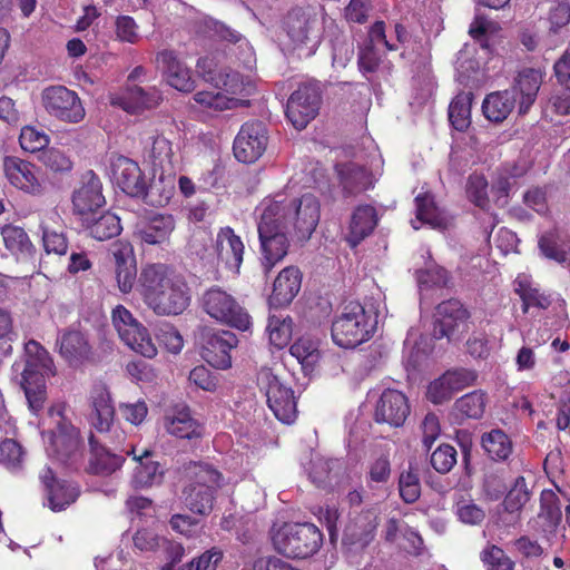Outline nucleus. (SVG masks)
Segmentation results:
<instances>
[{
  "label": "nucleus",
  "instance_id": "f257e3e1",
  "mask_svg": "<svg viewBox=\"0 0 570 570\" xmlns=\"http://www.w3.org/2000/svg\"><path fill=\"white\" fill-rule=\"evenodd\" d=\"M262 267L269 273L287 255L289 238L308 239L320 220V202L312 194L299 198L277 194L257 207Z\"/></svg>",
  "mask_w": 570,
  "mask_h": 570
},
{
  "label": "nucleus",
  "instance_id": "f03ea898",
  "mask_svg": "<svg viewBox=\"0 0 570 570\" xmlns=\"http://www.w3.org/2000/svg\"><path fill=\"white\" fill-rule=\"evenodd\" d=\"M137 291L146 304L158 316H177L190 304V288L184 277L161 263L141 267Z\"/></svg>",
  "mask_w": 570,
  "mask_h": 570
},
{
  "label": "nucleus",
  "instance_id": "7ed1b4c3",
  "mask_svg": "<svg viewBox=\"0 0 570 570\" xmlns=\"http://www.w3.org/2000/svg\"><path fill=\"white\" fill-rule=\"evenodd\" d=\"M197 68L204 79L219 89L200 90L194 95V100L203 110L223 111L247 106L244 97L253 92V82L249 77L238 71L224 68L214 56H206L198 60Z\"/></svg>",
  "mask_w": 570,
  "mask_h": 570
},
{
  "label": "nucleus",
  "instance_id": "20e7f679",
  "mask_svg": "<svg viewBox=\"0 0 570 570\" xmlns=\"http://www.w3.org/2000/svg\"><path fill=\"white\" fill-rule=\"evenodd\" d=\"M12 371L20 376L29 407L37 414L46 401V379L56 375L52 357L38 342L31 340L24 344V354L13 363Z\"/></svg>",
  "mask_w": 570,
  "mask_h": 570
},
{
  "label": "nucleus",
  "instance_id": "39448f33",
  "mask_svg": "<svg viewBox=\"0 0 570 570\" xmlns=\"http://www.w3.org/2000/svg\"><path fill=\"white\" fill-rule=\"evenodd\" d=\"M282 29L285 36L282 43L286 49L305 48L311 55L321 42L323 22L315 8H295L286 14Z\"/></svg>",
  "mask_w": 570,
  "mask_h": 570
},
{
  "label": "nucleus",
  "instance_id": "423d86ee",
  "mask_svg": "<svg viewBox=\"0 0 570 570\" xmlns=\"http://www.w3.org/2000/svg\"><path fill=\"white\" fill-rule=\"evenodd\" d=\"M199 306L215 322L247 332L252 327V317L237 298L219 286L205 289L199 297Z\"/></svg>",
  "mask_w": 570,
  "mask_h": 570
},
{
  "label": "nucleus",
  "instance_id": "0eeeda50",
  "mask_svg": "<svg viewBox=\"0 0 570 570\" xmlns=\"http://www.w3.org/2000/svg\"><path fill=\"white\" fill-rule=\"evenodd\" d=\"M375 324V318L362 304L351 302L332 324L333 342L343 348L356 347L372 336Z\"/></svg>",
  "mask_w": 570,
  "mask_h": 570
},
{
  "label": "nucleus",
  "instance_id": "6e6552de",
  "mask_svg": "<svg viewBox=\"0 0 570 570\" xmlns=\"http://www.w3.org/2000/svg\"><path fill=\"white\" fill-rule=\"evenodd\" d=\"M323 535L312 523H286L273 535L275 549L288 558L305 559L320 549Z\"/></svg>",
  "mask_w": 570,
  "mask_h": 570
},
{
  "label": "nucleus",
  "instance_id": "1a4fd4ad",
  "mask_svg": "<svg viewBox=\"0 0 570 570\" xmlns=\"http://www.w3.org/2000/svg\"><path fill=\"white\" fill-rule=\"evenodd\" d=\"M257 384L265 393L268 407L276 419L291 424L297 415L293 390L285 385L272 368L263 367L257 375Z\"/></svg>",
  "mask_w": 570,
  "mask_h": 570
},
{
  "label": "nucleus",
  "instance_id": "9d476101",
  "mask_svg": "<svg viewBox=\"0 0 570 570\" xmlns=\"http://www.w3.org/2000/svg\"><path fill=\"white\" fill-rule=\"evenodd\" d=\"M194 482L187 490L186 502L193 512L207 514L213 509L215 492L224 484L222 474L212 465L199 463L194 465Z\"/></svg>",
  "mask_w": 570,
  "mask_h": 570
},
{
  "label": "nucleus",
  "instance_id": "9b49d317",
  "mask_svg": "<svg viewBox=\"0 0 570 570\" xmlns=\"http://www.w3.org/2000/svg\"><path fill=\"white\" fill-rule=\"evenodd\" d=\"M111 321L120 340L134 352L145 357L156 356L157 348L148 330L122 305L111 312Z\"/></svg>",
  "mask_w": 570,
  "mask_h": 570
},
{
  "label": "nucleus",
  "instance_id": "f8f14e48",
  "mask_svg": "<svg viewBox=\"0 0 570 570\" xmlns=\"http://www.w3.org/2000/svg\"><path fill=\"white\" fill-rule=\"evenodd\" d=\"M42 106L46 111L65 122L77 124L86 111L78 95L65 86H50L42 90Z\"/></svg>",
  "mask_w": 570,
  "mask_h": 570
},
{
  "label": "nucleus",
  "instance_id": "ddd939ff",
  "mask_svg": "<svg viewBox=\"0 0 570 570\" xmlns=\"http://www.w3.org/2000/svg\"><path fill=\"white\" fill-rule=\"evenodd\" d=\"M320 104V86L317 83L302 85L289 97L286 116L296 129H303L317 115Z\"/></svg>",
  "mask_w": 570,
  "mask_h": 570
},
{
  "label": "nucleus",
  "instance_id": "4468645a",
  "mask_svg": "<svg viewBox=\"0 0 570 570\" xmlns=\"http://www.w3.org/2000/svg\"><path fill=\"white\" fill-rule=\"evenodd\" d=\"M3 173L10 185L26 194L39 196L45 190L40 169L29 161L6 157Z\"/></svg>",
  "mask_w": 570,
  "mask_h": 570
},
{
  "label": "nucleus",
  "instance_id": "2eb2a0df",
  "mask_svg": "<svg viewBox=\"0 0 570 570\" xmlns=\"http://www.w3.org/2000/svg\"><path fill=\"white\" fill-rule=\"evenodd\" d=\"M267 146V131L261 121L246 122L242 126L234 140V155L245 164L256 161Z\"/></svg>",
  "mask_w": 570,
  "mask_h": 570
},
{
  "label": "nucleus",
  "instance_id": "dca6fc26",
  "mask_svg": "<svg viewBox=\"0 0 570 570\" xmlns=\"http://www.w3.org/2000/svg\"><path fill=\"white\" fill-rule=\"evenodd\" d=\"M115 262V279L122 294H129L138 284L137 262L132 245L128 240L115 242L110 247Z\"/></svg>",
  "mask_w": 570,
  "mask_h": 570
},
{
  "label": "nucleus",
  "instance_id": "f3484780",
  "mask_svg": "<svg viewBox=\"0 0 570 570\" xmlns=\"http://www.w3.org/2000/svg\"><path fill=\"white\" fill-rule=\"evenodd\" d=\"M101 188V181L94 171L82 176L80 186L72 195L73 213L82 220H88V216H94L105 205Z\"/></svg>",
  "mask_w": 570,
  "mask_h": 570
},
{
  "label": "nucleus",
  "instance_id": "a211bd4d",
  "mask_svg": "<svg viewBox=\"0 0 570 570\" xmlns=\"http://www.w3.org/2000/svg\"><path fill=\"white\" fill-rule=\"evenodd\" d=\"M110 177L129 196L139 197L146 193L147 183L139 165L125 156L111 159Z\"/></svg>",
  "mask_w": 570,
  "mask_h": 570
},
{
  "label": "nucleus",
  "instance_id": "6ab92c4d",
  "mask_svg": "<svg viewBox=\"0 0 570 570\" xmlns=\"http://www.w3.org/2000/svg\"><path fill=\"white\" fill-rule=\"evenodd\" d=\"M47 453L65 464L76 463L81 456L79 431L69 423H59V430L50 433Z\"/></svg>",
  "mask_w": 570,
  "mask_h": 570
},
{
  "label": "nucleus",
  "instance_id": "aec40b11",
  "mask_svg": "<svg viewBox=\"0 0 570 570\" xmlns=\"http://www.w3.org/2000/svg\"><path fill=\"white\" fill-rule=\"evenodd\" d=\"M237 344V336L233 332L218 331L206 336L202 355L213 367L227 370L232 366L230 352Z\"/></svg>",
  "mask_w": 570,
  "mask_h": 570
},
{
  "label": "nucleus",
  "instance_id": "412c9836",
  "mask_svg": "<svg viewBox=\"0 0 570 570\" xmlns=\"http://www.w3.org/2000/svg\"><path fill=\"white\" fill-rule=\"evenodd\" d=\"M434 317L433 336L438 340H451L465 326L468 313L459 301L450 299L438 305Z\"/></svg>",
  "mask_w": 570,
  "mask_h": 570
},
{
  "label": "nucleus",
  "instance_id": "4be33fe9",
  "mask_svg": "<svg viewBox=\"0 0 570 570\" xmlns=\"http://www.w3.org/2000/svg\"><path fill=\"white\" fill-rule=\"evenodd\" d=\"M176 228V218L168 213H153L136 227L137 237L148 245H163L169 242Z\"/></svg>",
  "mask_w": 570,
  "mask_h": 570
},
{
  "label": "nucleus",
  "instance_id": "5701e85b",
  "mask_svg": "<svg viewBox=\"0 0 570 570\" xmlns=\"http://www.w3.org/2000/svg\"><path fill=\"white\" fill-rule=\"evenodd\" d=\"M156 66L166 76L173 88L183 92L194 89L195 82L190 69L178 59L173 50L159 51L156 56Z\"/></svg>",
  "mask_w": 570,
  "mask_h": 570
},
{
  "label": "nucleus",
  "instance_id": "b1692460",
  "mask_svg": "<svg viewBox=\"0 0 570 570\" xmlns=\"http://www.w3.org/2000/svg\"><path fill=\"white\" fill-rule=\"evenodd\" d=\"M410 413L407 397L397 390L387 389L382 394L375 407L377 422L401 426Z\"/></svg>",
  "mask_w": 570,
  "mask_h": 570
},
{
  "label": "nucleus",
  "instance_id": "393cba45",
  "mask_svg": "<svg viewBox=\"0 0 570 570\" xmlns=\"http://www.w3.org/2000/svg\"><path fill=\"white\" fill-rule=\"evenodd\" d=\"M215 250L218 261L224 264L226 268L235 273L239 272L245 246L242 238L235 234L232 227L226 226L218 230L215 240Z\"/></svg>",
  "mask_w": 570,
  "mask_h": 570
},
{
  "label": "nucleus",
  "instance_id": "a878e982",
  "mask_svg": "<svg viewBox=\"0 0 570 570\" xmlns=\"http://www.w3.org/2000/svg\"><path fill=\"white\" fill-rule=\"evenodd\" d=\"M544 77L546 72L540 68H524L518 73L510 91L519 97V114H527L534 104Z\"/></svg>",
  "mask_w": 570,
  "mask_h": 570
},
{
  "label": "nucleus",
  "instance_id": "bb28decb",
  "mask_svg": "<svg viewBox=\"0 0 570 570\" xmlns=\"http://www.w3.org/2000/svg\"><path fill=\"white\" fill-rule=\"evenodd\" d=\"M125 452L132 455L136 461L131 476V484L135 489H147L163 482L164 470L159 462L151 460L149 450H144L140 454H137L135 448H131Z\"/></svg>",
  "mask_w": 570,
  "mask_h": 570
},
{
  "label": "nucleus",
  "instance_id": "cd10ccee",
  "mask_svg": "<svg viewBox=\"0 0 570 570\" xmlns=\"http://www.w3.org/2000/svg\"><path fill=\"white\" fill-rule=\"evenodd\" d=\"M161 92L156 87L147 89L138 86L128 88L121 96L112 98V105L121 107L130 114L156 108L161 101Z\"/></svg>",
  "mask_w": 570,
  "mask_h": 570
},
{
  "label": "nucleus",
  "instance_id": "c85d7f7f",
  "mask_svg": "<svg viewBox=\"0 0 570 570\" xmlns=\"http://www.w3.org/2000/svg\"><path fill=\"white\" fill-rule=\"evenodd\" d=\"M302 284V274L295 266H287L282 269L273 284L269 295V305L282 307L288 305L298 294Z\"/></svg>",
  "mask_w": 570,
  "mask_h": 570
},
{
  "label": "nucleus",
  "instance_id": "c756f323",
  "mask_svg": "<svg viewBox=\"0 0 570 570\" xmlns=\"http://www.w3.org/2000/svg\"><path fill=\"white\" fill-rule=\"evenodd\" d=\"M115 419V409L110 392L106 386L95 387L91 394V411L89 413V423L99 433H107Z\"/></svg>",
  "mask_w": 570,
  "mask_h": 570
},
{
  "label": "nucleus",
  "instance_id": "7c9ffc66",
  "mask_svg": "<svg viewBox=\"0 0 570 570\" xmlns=\"http://www.w3.org/2000/svg\"><path fill=\"white\" fill-rule=\"evenodd\" d=\"M59 353L71 366H78L90 358L91 345L85 333L68 330L59 338Z\"/></svg>",
  "mask_w": 570,
  "mask_h": 570
},
{
  "label": "nucleus",
  "instance_id": "2f4dec72",
  "mask_svg": "<svg viewBox=\"0 0 570 570\" xmlns=\"http://www.w3.org/2000/svg\"><path fill=\"white\" fill-rule=\"evenodd\" d=\"M40 480L47 490L49 508L52 511L63 510L76 501L78 489L65 481L57 480L51 468L48 466L41 472Z\"/></svg>",
  "mask_w": 570,
  "mask_h": 570
},
{
  "label": "nucleus",
  "instance_id": "473e14b6",
  "mask_svg": "<svg viewBox=\"0 0 570 570\" xmlns=\"http://www.w3.org/2000/svg\"><path fill=\"white\" fill-rule=\"evenodd\" d=\"M40 228L46 252L66 254L68 245L62 233L61 217L56 210H49L42 216Z\"/></svg>",
  "mask_w": 570,
  "mask_h": 570
},
{
  "label": "nucleus",
  "instance_id": "72a5a7b5",
  "mask_svg": "<svg viewBox=\"0 0 570 570\" xmlns=\"http://www.w3.org/2000/svg\"><path fill=\"white\" fill-rule=\"evenodd\" d=\"M164 428L170 435L179 439H193L202 434L200 425L186 407L167 413L164 416Z\"/></svg>",
  "mask_w": 570,
  "mask_h": 570
},
{
  "label": "nucleus",
  "instance_id": "f704fd0d",
  "mask_svg": "<svg viewBox=\"0 0 570 570\" xmlns=\"http://www.w3.org/2000/svg\"><path fill=\"white\" fill-rule=\"evenodd\" d=\"M377 223L375 208L363 205L355 208L352 214L347 242L352 247L357 246L374 229Z\"/></svg>",
  "mask_w": 570,
  "mask_h": 570
},
{
  "label": "nucleus",
  "instance_id": "c9c22d12",
  "mask_svg": "<svg viewBox=\"0 0 570 570\" xmlns=\"http://www.w3.org/2000/svg\"><path fill=\"white\" fill-rule=\"evenodd\" d=\"M1 235L6 248L17 261L27 262L35 257V246L22 227L6 225L1 230Z\"/></svg>",
  "mask_w": 570,
  "mask_h": 570
},
{
  "label": "nucleus",
  "instance_id": "e433bc0d",
  "mask_svg": "<svg viewBox=\"0 0 570 570\" xmlns=\"http://www.w3.org/2000/svg\"><path fill=\"white\" fill-rule=\"evenodd\" d=\"M376 524V515L373 512L367 511L357 515L345 528L344 542L364 548L372 541Z\"/></svg>",
  "mask_w": 570,
  "mask_h": 570
},
{
  "label": "nucleus",
  "instance_id": "4c0bfd02",
  "mask_svg": "<svg viewBox=\"0 0 570 570\" xmlns=\"http://www.w3.org/2000/svg\"><path fill=\"white\" fill-rule=\"evenodd\" d=\"M415 208L416 219L411 222L414 229H419V225H416V222L428 224L432 228L446 227L448 219L435 205L433 196L431 194H419L415 197Z\"/></svg>",
  "mask_w": 570,
  "mask_h": 570
},
{
  "label": "nucleus",
  "instance_id": "58836bf2",
  "mask_svg": "<svg viewBox=\"0 0 570 570\" xmlns=\"http://www.w3.org/2000/svg\"><path fill=\"white\" fill-rule=\"evenodd\" d=\"M514 92L503 90L488 95L483 101L484 116L495 122L503 121L515 107Z\"/></svg>",
  "mask_w": 570,
  "mask_h": 570
},
{
  "label": "nucleus",
  "instance_id": "ea45409f",
  "mask_svg": "<svg viewBox=\"0 0 570 570\" xmlns=\"http://www.w3.org/2000/svg\"><path fill=\"white\" fill-rule=\"evenodd\" d=\"M336 170L346 194L360 193L371 185L367 170L354 163L340 164L336 166Z\"/></svg>",
  "mask_w": 570,
  "mask_h": 570
},
{
  "label": "nucleus",
  "instance_id": "a19ab883",
  "mask_svg": "<svg viewBox=\"0 0 570 570\" xmlns=\"http://www.w3.org/2000/svg\"><path fill=\"white\" fill-rule=\"evenodd\" d=\"M514 291L523 302L524 313L532 306L546 309L551 304L549 296L540 292V288L528 275L522 274L515 278Z\"/></svg>",
  "mask_w": 570,
  "mask_h": 570
},
{
  "label": "nucleus",
  "instance_id": "79ce46f5",
  "mask_svg": "<svg viewBox=\"0 0 570 570\" xmlns=\"http://www.w3.org/2000/svg\"><path fill=\"white\" fill-rule=\"evenodd\" d=\"M144 154L155 167L165 168L173 164V144L163 135L156 134L148 137L145 141Z\"/></svg>",
  "mask_w": 570,
  "mask_h": 570
},
{
  "label": "nucleus",
  "instance_id": "37998d69",
  "mask_svg": "<svg viewBox=\"0 0 570 570\" xmlns=\"http://www.w3.org/2000/svg\"><path fill=\"white\" fill-rule=\"evenodd\" d=\"M83 223L87 225L90 235L98 240L112 238L121 232L119 217L109 212L104 213L96 219L88 216V220H83Z\"/></svg>",
  "mask_w": 570,
  "mask_h": 570
},
{
  "label": "nucleus",
  "instance_id": "c03bdc74",
  "mask_svg": "<svg viewBox=\"0 0 570 570\" xmlns=\"http://www.w3.org/2000/svg\"><path fill=\"white\" fill-rule=\"evenodd\" d=\"M481 443L488 455L495 461H504L512 453L511 440L499 429L484 433Z\"/></svg>",
  "mask_w": 570,
  "mask_h": 570
},
{
  "label": "nucleus",
  "instance_id": "a18cd8bd",
  "mask_svg": "<svg viewBox=\"0 0 570 570\" xmlns=\"http://www.w3.org/2000/svg\"><path fill=\"white\" fill-rule=\"evenodd\" d=\"M400 497L406 503H414L421 495L420 470L415 462H409L399 478Z\"/></svg>",
  "mask_w": 570,
  "mask_h": 570
},
{
  "label": "nucleus",
  "instance_id": "49530a36",
  "mask_svg": "<svg viewBox=\"0 0 570 570\" xmlns=\"http://www.w3.org/2000/svg\"><path fill=\"white\" fill-rule=\"evenodd\" d=\"M92 446V454L89 462V470L96 474H110L120 469L124 463V458L114 454L105 448L97 449L94 446V441L90 439Z\"/></svg>",
  "mask_w": 570,
  "mask_h": 570
},
{
  "label": "nucleus",
  "instance_id": "de8ad7c7",
  "mask_svg": "<svg viewBox=\"0 0 570 570\" xmlns=\"http://www.w3.org/2000/svg\"><path fill=\"white\" fill-rule=\"evenodd\" d=\"M487 402V394L478 390L458 399L454 409L463 417L480 419L485 411Z\"/></svg>",
  "mask_w": 570,
  "mask_h": 570
},
{
  "label": "nucleus",
  "instance_id": "09e8293b",
  "mask_svg": "<svg viewBox=\"0 0 570 570\" xmlns=\"http://www.w3.org/2000/svg\"><path fill=\"white\" fill-rule=\"evenodd\" d=\"M268 338L272 345L277 348L285 347L293 334V322L291 317L282 315H272L267 324Z\"/></svg>",
  "mask_w": 570,
  "mask_h": 570
},
{
  "label": "nucleus",
  "instance_id": "8fccbe9b",
  "mask_svg": "<svg viewBox=\"0 0 570 570\" xmlns=\"http://www.w3.org/2000/svg\"><path fill=\"white\" fill-rule=\"evenodd\" d=\"M471 100L470 92H462L449 106V120L459 131L466 129L470 125Z\"/></svg>",
  "mask_w": 570,
  "mask_h": 570
},
{
  "label": "nucleus",
  "instance_id": "3c124183",
  "mask_svg": "<svg viewBox=\"0 0 570 570\" xmlns=\"http://www.w3.org/2000/svg\"><path fill=\"white\" fill-rule=\"evenodd\" d=\"M289 353L304 370H312L320 358L317 343L309 337L298 338L291 347Z\"/></svg>",
  "mask_w": 570,
  "mask_h": 570
},
{
  "label": "nucleus",
  "instance_id": "603ef678",
  "mask_svg": "<svg viewBox=\"0 0 570 570\" xmlns=\"http://www.w3.org/2000/svg\"><path fill=\"white\" fill-rule=\"evenodd\" d=\"M416 278L421 289L423 287L445 286L449 282L448 272L434 263H430L424 269L417 271Z\"/></svg>",
  "mask_w": 570,
  "mask_h": 570
},
{
  "label": "nucleus",
  "instance_id": "864d4df0",
  "mask_svg": "<svg viewBox=\"0 0 570 570\" xmlns=\"http://www.w3.org/2000/svg\"><path fill=\"white\" fill-rule=\"evenodd\" d=\"M530 499V492L528 490L524 478L519 476L512 489L508 492L504 499L505 511L512 513L521 510Z\"/></svg>",
  "mask_w": 570,
  "mask_h": 570
},
{
  "label": "nucleus",
  "instance_id": "5fc2aeb1",
  "mask_svg": "<svg viewBox=\"0 0 570 570\" xmlns=\"http://www.w3.org/2000/svg\"><path fill=\"white\" fill-rule=\"evenodd\" d=\"M20 146L23 150L36 153L42 150L49 144L48 135L32 126H24L19 136Z\"/></svg>",
  "mask_w": 570,
  "mask_h": 570
},
{
  "label": "nucleus",
  "instance_id": "6e6d98bb",
  "mask_svg": "<svg viewBox=\"0 0 570 570\" xmlns=\"http://www.w3.org/2000/svg\"><path fill=\"white\" fill-rule=\"evenodd\" d=\"M466 195L469 199L478 207L485 209L489 204L488 181L484 176L473 174L469 177L466 184Z\"/></svg>",
  "mask_w": 570,
  "mask_h": 570
},
{
  "label": "nucleus",
  "instance_id": "4d7b16f0",
  "mask_svg": "<svg viewBox=\"0 0 570 570\" xmlns=\"http://www.w3.org/2000/svg\"><path fill=\"white\" fill-rule=\"evenodd\" d=\"M539 518L544 519L549 524H556L561 519L559 499L552 490L541 492Z\"/></svg>",
  "mask_w": 570,
  "mask_h": 570
},
{
  "label": "nucleus",
  "instance_id": "13d9d810",
  "mask_svg": "<svg viewBox=\"0 0 570 570\" xmlns=\"http://www.w3.org/2000/svg\"><path fill=\"white\" fill-rule=\"evenodd\" d=\"M456 463V450L450 444H441L431 454V464L435 471L445 474L452 470Z\"/></svg>",
  "mask_w": 570,
  "mask_h": 570
},
{
  "label": "nucleus",
  "instance_id": "bf43d9fd",
  "mask_svg": "<svg viewBox=\"0 0 570 570\" xmlns=\"http://www.w3.org/2000/svg\"><path fill=\"white\" fill-rule=\"evenodd\" d=\"M116 38L121 42L137 43L140 39L139 27L130 16H118L115 21Z\"/></svg>",
  "mask_w": 570,
  "mask_h": 570
},
{
  "label": "nucleus",
  "instance_id": "052dcab7",
  "mask_svg": "<svg viewBox=\"0 0 570 570\" xmlns=\"http://www.w3.org/2000/svg\"><path fill=\"white\" fill-rule=\"evenodd\" d=\"M118 410L124 420L136 426L140 425L148 414V406L142 400L132 403L121 402Z\"/></svg>",
  "mask_w": 570,
  "mask_h": 570
},
{
  "label": "nucleus",
  "instance_id": "680f3d73",
  "mask_svg": "<svg viewBox=\"0 0 570 570\" xmlns=\"http://www.w3.org/2000/svg\"><path fill=\"white\" fill-rule=\"evenodd\" d=\"M333 461L325 460L318 454L312 456L307 464H304V469L308 473L309 479L313 483L321 485L323 484L332 469L331 464Z\"/></svg>",
  "mask_w": 570,
  "mask_h": 570
},
{
  "label": "nucleus",
  "instance_id": "e2e57ef3",
  "mask_svg": "<svg viewBox=\"0 0 570 570\" xmlns=\"http://www.w3.org/2000/svg\"><path fill=\"white\" fill-rule=\"evenodd\" d=\"M476 373L466 368H456L444 373L446 384L451 386L454 393L469 387L476 381Z\"/></svg>",
  "mask_w": 570,
  "mask_h": 570
},
{
  "label": "nucleus",
  "instance_id": "0e129e2a",
  "mask_svg": "<svg viewBox=\"0 0 570 570\" xmlns=\"http://www.w3.org/2000/svg\"><path fill=\"white\" fill-rule=\"evenodd\" d=\"M481 558L489 566L488 570H513V562L497 546L485 549Z\"/></svg>",
  "mask_w": 570,
  "mask_h": 570
},
{
  "label": "nucleus",
  "instance_id": "69168bd1",
  "mask_svg": "<svg viewBox=\"0 0 570 570\" xmlns=\"http://www.w3.org/2000/svg\"><path fill=\"white\" fill-rule=\"evenodd\" d=\"M23 456L21 445L13 439H4L0 442V462L9 468H16L20 464Z\"/></svg>",
  "mask_w": 570,
  "mask_h": 570
},
{
  "label": "nucleus",
  "instance_id": "338daca9",
  "mask_svg": "<svg viewBox=\"0 0 570 570\" xmlns=\"http://www.w3.org/2000/svg\"><path fill=\"white\" fill-rule=\"evenodd\" d=\"M188 379L190 383L207 392H215L218 387L217 377L204 365L194 367Z\"/></svg>",
  "mask_w": 570,
  "mask_h": 570
},
{
  "label": "nucleus",
  "instance_id": "774afa93",
  "mask_svg": "<svg viewBox=\"0 0 570 570\" xmlns=\"http://www.w3.org/2000/svg\"><path fill=\"white\" fill-rule=\"evenodd\" d=\"M157 338L159 343L173 354H178L184 346L181 335L173 325L169 324H165L159 328Z\"/></svg>",
  "mask_w": 570,
  "mask_h": 570
}]
</instances>
